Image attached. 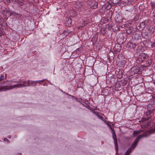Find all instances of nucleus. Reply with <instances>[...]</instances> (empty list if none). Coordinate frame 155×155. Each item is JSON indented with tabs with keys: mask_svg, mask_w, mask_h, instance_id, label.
Wrapping results in <instances>:
<instances>
[{
	"mask_svg": "<svg viewBox=\"0 0 155 155\" xmlns=\"http://www.w3.org/2000/svg\"><path fill=\"white\" fill-rule=\"evenodd\" d=\"M114 53L112 51L109 52L107 54V56L110 59H113L114 58Z\"/></svg>",
	"mask_w": 155,
	"mask_h": 155,
	"instance_id": "2eb2a0df",
	"label": "nucleus"
},
{
	"mask_svg": "<svg viewBox=\"0 0 155 155\" xmlns=\"http://www.w3.org/2000/svg\"><path fill=\"white\" fill-rule=\"evenodd\" d=\"M120 67H124L125 63V61L124 60H121L120 61Z\"/></svg>",
	"mask_w": 155,
	"mask_h": 155,
	"instance_id": "412c9836",
	"label": "nucleus"
},
{
	"mask_svg": "<svg viewBox=\"0 0 155 155\" xmlns=\"http://www.w3.org/2000/svg\"><path fill=\"white\" fill-rule=\"evenodd\" d=\"M140 132V131H134L133 133V135L134 136H135L138 134Z\"/></svg>",
	"mask_w": 155,
	"mask_h": 155,
	"instance_id": "393cba45",
	"label": "nucleus"
},
{
	"mask_svg": "<svg viewBox=\"0 0 155 155\" xmlns=\"http://www.w3.org/2000/svg\"><path fill=\"white\" fill-rule=\"evenodd\" d=\"M155 112V107H152V105H148L147 111L146 112V114L148 118H150Z\"/></svg>",
	"mask_w": 155,
	"mask_h": 155,
	"instance_id": "20e7f679",
	"label": "nucleus"
},
{
	"mask_svg": "<svg viewBox=\"0 0 155 155\" xmlns=\"http://www.w3.org/2000/svg\"><path fill=\"white\" fill-rule=\"evenodd\" d=\"M65 23L68 24V25H70L72 23V20L71 18H65Z\"/></svg>",
	"mask_w": 155,
	"mask_h": 155,
	"instance_id": "f8f14e48",
	"label": "nucleus"
},
{
	"mask_svg": "<svg viewBox=\"0 0 155 155\" xmlns=\"http://www.w3.org/2000/svg\"><path fill=\"white\" fill-rule=\"evenodd\" d=\"M30 84H28L27 85H25V86H26V87L27 86H30V85H29Z\"/></svg>",
	"mask_w": 155,
	"mask_h": 155,
	"instance_id": "ea45409f",
	"label": "nucleus"
},
{
	"mask_svg": "<svg viewBox=\"0 0 155 155\" xmlns=\"http://www.w3.org/2000/svg\"><path fill=\"white\" fill-rule=\"evenodd\" d=\"M145 68V67L140 65L134 66L131 68V73L132 75L140 74L144 70Z\"/></svg>",
	"mask_w": 155,
	"mask_h": 155,
	"instance_id": "f03ea898",
	"label": "nucleus"
},
{
	"mask_svg": "<svg viewBox=\"0 0 155 155\" xmlns=\"http://www.w3.org/2000/svg\"><path fill=\"white\" fill-rule=\"evenodd\" d=\"M134 38L135 39L137 40H138V39H140L141 38V35L136 34L135 35Z\"/></svg>",
	"mask_w": 155,
	"mask_h": 155,
	"instance_id": "6ab92c4d",
	"label": "nucleus"
},
{
	"mask_svg": "<svg viewBox=\"0 0 155 155\" xmlns=\"http://www.w3.org/2000/svg\"><path fill=\"white\" fill-rule=\"evenodd\" d=\"M66 94L68 95V93H66Z\"/></svg>",
	"mask_w": 155,
	"mask_h": 155,
	"instance_id": "3c124183",
	"label": "nucleus"
},
{
	"mask_svg": "<svg viewBox=\"0 0 155 155\" xmlns=\"http://www.w3.org/2000/svg\"><path fill=\"white\" fill-rule=\"evenodd\" d=\"M123 75L124 73L122 71H119L117 74V77L119 79L122 78L123 77Z\"/></svg>",
	"mask_w": 155,
	"mask_h": 155,
	"instance_id": "ddd939ff",
	"label": "nucleus"
},
{
	"mask_svg": "<svg viewBox=\"0 0 155 155\" xmlns=\"http://www.w3.org/2000/svg\"><path fill=\"white\" fill-rule=\"evenodd\" d=\"M17 15V14L14 12H10V13H9V16H15Z\"/></svg>",
	"mask_w": 155,
	"mask_h": 155,
	"instance_id": "5701e85b",
	"label": "nucleus"
},
{
	"mask_svg": "<svg viewBox=\"0 0 155 155\" xmlns=\"http://www.w3.org/2000/svg\"><path fill=\"white\" fill-rule=\"evenodd\" d=\"M154 84H155V83Z\"/></svg>",
	"mask_w": 155,
	"mask_h": 155,
	"instance_id": "864d4df0",
	"label": "nucleus"
},
{
	"mask_svg": "<svg viewBox=\"0 0 155 155\" xmlns=\"http://www.w3.org/2000/svg\"><path fill=\"white\" fill-rule=\"evenodd\" d=\"M115 20L117 23H121L123 21L122 17L119 13H117L115 17Z\"/></svg>",
	"mask_w": 155,
	"mask_h": 155,
	"instance_id": "39448f33",
	"label": "nucleus"
},
{
	"mask_svg": "<svg viewBox=\"0 0 155 155\" xmlns=\"http://www.w3.org/2000/svg\"><path fill=\"white\" fill-rule=\"evenodd\" d=\"M23 82V81L22 82H21V83H19L20 84H18L19 88L22 87H26V86H25V84H26L27 83H24Z\"/></svg>",
	"mask_w": 155,
	"mask_h": 155,
	"instance_id": "aec40b11",
	"label": "nucleus"
},
{
	"mask_svg": "<svg viewBox=\"0 0 155 155\" xmlns=\"http://www.w3.org/2000/svg\"><path fill=\"white\" fill-rule=\"evenodd\" d=\"M7 82V81H4V82H3V83L4 84V83H5V82Z\"/></svg>",
	"mask_w": 155,
	"mask_h": 155,
	"instance_id": "09e8293b",
	"label": "nucleus"
},
{
	"mask_svg": "<svg viewBox=\"0 0 155 155\" xmlns=\"http://www.w3.org/2000/svg\"><path fill=\"white\" fill-rule=\"evenodd\" d=\"M153 16L154 17H155V10H154L153 12Z\"/></svg>",
	"mask_w": 155,
	"mask_h": 155,
	"instance_id": "473e14b6",
	"label": "nucleus"
},
{
	"mask_svg": "<svg viewBox=\"0 0 155 155\" xmlns=\"http://www.w3.org/2000/svg\"><path fill=\"white\" fill-rule=\"evenodd\" d=\"M0 20H1V21H4V19L3 18H2L0 19Z\"/></svg>",
	"mask_w": 155,
	"mask_h": 155,
	"instance_id": "37998d69",
	"label": "nucleus"
},
{
	"mask_svg": "<svg viewBox=\"0 0 155 155\" xmlns=\"http://www.w3.org/2000/svg\"><path fill=\"white\" fill-rule=\"evenodd\" d=\"M8 87H9V88H8V89H9V90H12L13 88H15V87L19 88L18 84H15L12 85H10L9 86H8Z\"/></svg>",
	"mask_w": 155,
	"mask_h": 155,
	"instance_id": "f3484780",
	"label": "nucleus"
},
{
	"mask_svg": "<svg viewBox=\"0 0 155 155\" xmlns=\"http://www.w3.org/2000/svg\"><path fill=\"white\" fill-rule=\"evenodd\" d=\"M44 80H41V81H38L39 83H40L41 82H42L43 81H44Z\"/></svg>",
	"mask_w": 155,
	"mask_h": 155,
	"instance_id": "4c0bfd02",
	"label": "nucleus"
},
{
	"mask_svg": "<svg viewBox=\"0 0 155 155\" xmlns=\"http://www.w3.org/2000/svg\"><path fill=\"white\" fill-rule=\"evenodd\" d=\"M83 26H79L78 27V28H82V27H83Z\"/></svg>",
	"mask_w": 155,
	"mask_h": 155,
	"instance_id": "79ce46f5",
	"label": "nucleus"
},
{
	"mask_svg": "<svg viewBox=\"0 0 155 155\" xmlns=\"http://www.w3.org/2000/svg\"><path fill=\"white\" fill-rule=\"evenodd\" d=\"M6 78H7L6 74H5V79H6Z\"/></svg>",
	"mask_w": 155,
	"mask_h": 155,
	"instance_id": "a19ab883",
	"label": "nucleus"
},
{
	"mask_svg": "<svg viewBox=\"0 0 155 155\" xmlns=\"http://www.w3.org/2000/svg\"><path fill=\"white\" fill-rule=\"evenodd\" d=\"M121 0H112L111 1L114 4H116L119 3Z\"/></svg>",
	"mask_w": 155,
	"mask_h": 155,
	"instance_id": "4be33fe9",
	"label": "nucleus"
},
{
	"mask_svg": "<svg viewBox=\"0 0 155 155\" xmlns=\"http://www.w3.org/2000/svg\"><path fill=\"white\" fill-rule=\"evenodd\" d=\"M152 62V60L151 59H149L148 58V59L146 61V64L149 65L151 64Z\"/></svg>",
	"mask_w": 155,
	"mask_h": 155,
	"instance_id": "a211bd4d",
	"label": "nucleus"
},
{
	"mask_svg": "<svg viewBox=\"0 0 155 155\" xmlns=\"http://www.w3.org/2000/svg\"><path fill=\"white\" fill-rule=\"evenodd\" d=\"M107 21H109V19H107V20H106Z\"/></svg>",
	"mask_w": 155,
	"mask_h": 155,
	"instance_id": "8fccbe9b",
	"label": "nucleus"
},
{
	"mask_svg": "<svg viewBox=\"0 0 155 155\" xmlns=\"http://www.w3.org/2000/svg\"><path fill=\"white\" fill-rule=\"evenodd\" d=\"M9 138H11V136H9L8 137Z\"/></svg>",
	"mask_w": 155,
	"mask_h": 155,
	"instance_id": "49530a36",
	"label": "nucleus"
},
{
	"mask_svg": "<svg viewBox=\"0 0 155 155\" xmlns=\"http://www.w3.org/2000/svg\"><path fill=\"white\" fill-rule=\"evenodd\" d=\"M80 48H78V49H77L76 50H77V51H79V49H80Z\"/></svg>",
	"mask_w": 155,
	"mask_h": 155,
	"instance_id": "c03bdc74",
	"label": "nucleus"
},
{
	"mask_svg": "<svg viewBox=\"0 0 155 155\" xmlns=\"http://www.w3.org/2000/svg\"><path fill=\"white\" fill-rule=\"evenodd\" d=\"M101 34H102V35H105V32H101Z\"/></svg>",
	"mask_w": 155,
	"mask_h": 155,
	"instance_id": "58836bf2",
	"label": "nucleus"
},
{
	"mask_svg": "<svg viewBox=\"0 0 155 155\" xmlns=\"http://www.w3.org/2000/svg\"><path fill=\"white\" fill-rule=\"evenodd\" d=\"M38 81H30L29 80H28L27 81H24L23 82L24 83H27L28 84H33L35 83V84L33 85L34 86H35L36 85V84L37 83Z\"/></svg>",
	"mask_w": 155,
	"mask_h": 155,
	"instance_id": "1a4fd4ad",
	"label": "nucleus"
},
{
	"mask_svg": "<svg viewBox=\"0 0 155 155\" xmlns=\"http://www.w3.org/2000/svg\"><path fill=\"white\" fill-rule=\"evenodd\" d=\"M92 3L93 4L91 7V8L92 9L97 8L98 7V2L94 1Z\"/></svg>",
	"mask_w": 155,
	"mask_h": 155,
	"instance_id": "4468645a",
	"label": "nucleus"
},
{
	"mask_svg": "<svg viewBox=\"0 0 155 155\" xmlns=\"http://www.w3.org/2000/svg\"><path fill=\"white\" fill-rule=\"evenodd\" d=\"M150 4L151 5V8L152 9L155 8V2H151Z\"/></svg>",
	"mask_w": 155,
	"mask_h": 155,
	"instance_id": "b1692460",
	"label": "nucleus"
},
{
	"mask_svg": "<svg viewBox=\"0 0 155 155\" xmlns=\"http://www.w3.org/2000/svg\"><path fill=\"white\" fill-rule=\"evenodd\" d=\"M4 140L5 141H7V142H9V140L7 138H5L4 139Z\"/></svg>",
	"mask_w": 155,
	"mask_h": 155,
	"instance_id": "f704fd0d",
	"label": "nucleus"
},
{
	"mask_svg": "<svg viewBox=\"0 0 155 155\" xmlns=\"http://www.w3.org/2000/svg\"><path fill=\"white\" fill-rule=\"evenodd\" d=\"M4 76L3 75H1L0 77V81H2L4 79Z\"/></svg>",
	"mask_w": 155,
	"mask_h": 155,
	"instance_id": "cd10ccee",
	"label": "nucleus"
},
{
	"mask_svg": "<svg viewBox=\"0 0 155 155\" xmlns=\"http://www.w3.org/2000/svg\"><path fill=\"white\" fill-rule=\"evenodd\" d=\"M94 113L95 114H96V115H97L98 117L100 118H101V117H99V116L98 115V114H98L97 113H96L95 112H94Z\"/></svg>",
	"mask_w": 155,
	"mask_h": 155,
	"instance_id": "7c9ffc66",
	"label": "nucleus"
},
{
	"mask_svg": "<svg viewBox=\"0 0 155 155\" xmlns=\"http://www.w3.org/2000/svg\"><path fill=\"white\" fill-rule=\"evenodd\" d=\"M147 136V134L144 133L142 134H140L139 136L137 137L132 143L131 146L127 150L124 155H129L132 150H133L137 145L139 139L141 138L146 137Z\"/></svg>",
	"mask_w": 155,
	"mask_h": 155,
	"instance_id": "f257e3e1",
	"label": "nucleus"
},
{
	"mask_svg": "<svg viewBox=\"0 0 155 155\" xmlns=\"http://www.w3.org/2000/svg\"><path fill=\"white\" fill-rule=\"evenodd\" d=\"M151 46L152 47H155V42H153L151 45Z\"/></svg>",
	"mask_w": 155,
	"mask_h": 155,
	"instance_id": "c756f323",
	"label": "nucleus"
},
{
	"mask_svg": "<svg viewBox=\"0 0 155 155\" xmlns=\"http://www.w3.org/2000/svg\"><path fill=\"white\" fill-rule=\"evenodd\" d=\"M12 82L14 83H18V84H19V83H21V81H12Z\"/></svg>",
	"mask_w": 155,
	"mask_h": 155,
	"instance_id": "bb28decb",
	"label": "nucleus"
},
{
	"mask_svg": "<svg viewBox=\"0 0 155 155\" xmlns=\"http://www.w3.org/2000/svg\"><path fill=\"white\" fill-rule=\"evenodd\" d=\"M127 32L128 34H131V32L130 31V30H127Z\"/></svg>",
	"mask_w": 155,
	"mask_h": 155,
	"instance_id": "e433bc0d",
	"label": "nucleus"
},
{
	"mask_svg": "<svg viewBox=\"0 0 155 155\" xmlns=\"http://www.w3.org/2000/svg\"><path fill=\"white\" fill-rule=\"evenodd\" d=\"M110 129L112 130V131H113L114 130L111 127H110Z\"/></svg>",
	"mask_w": 155,
	"mask_h": 155,
	"instance_id": "de8ad7c7",
	"label": "nucleus"
},
{
	"mask_svg": "<svg viewBox=\"0 0 155 155\" xmlns=\"http://www.w3.org/2000/svg\"><path fill=\"white\" fill-rule=\"evenodd\" d=\"M109 26L110 27V28H112V25H109Z\"/></svg>",
	"mask_w": 155,
	"mask_h": 155,
	"instance_id": "a18cd8bd",
	"label": "nucleus"
},
{
	"mask_svg": "<svg viewBox=\"0 0 155 155\" xmlns=\"http://www.w3.org/2000/svg\"><path fill=\"white\" fill-rule=\"evenodd\" d=\"M8 85L1 86H0V91H5L8 90H9L8 89L9 88Z\"/></svg>",
	"mask_w": 155,
	"mask_h": 155,
	"instance_id": "9d476101",
	"label": "nucleus"
},
{
	"mask_svg": "<svg viewBox=\"0 0 155 155\" xmlns=\"http://www.w3.org/2000/svg\"><path fill=\"white\" fill-rule=\"evenodd\" d=\"M148 59V56L144 53H142L139 55L136 60V62L137 64L143 63Z\"/></svg>",
	"mask_w": 155,
	"mask_h": 155,
	"instance_id": "7ed1b4c3",
	"label": "nucleus"
},
{
	"mask_svg": "<svg viewBox=\"0 0 155 155\" xmlns=\"http://www.w3.org/2000/svg\"><path fill=\"white\" fill-rule=\"evenodd\" d=\"M154 59H155V57H154Z\"/></svg>",
	"mask_w": 155,
	"mask_h": 155,
	"instance_id": "603ef678",
	"label": "nucleus"
},
{
	"mask_svg": "<svg viewBox=\"0 0 155 155\" xmlns=\"http://www.w3.org/2000/svg\"><path fill=\"white\" fill-rule=\"evenodd\" d=\"M145 27V24L143 23V22L140 23L139 25V27L140 28L139 29H141L142 30Z\"/></svg>",
	"mask_w": 155,
	"mask_h": 155,
	"instance_id": "dca6fc26",
	"label": "nucleus"
},
{
	"mask_svg": "<svg viewBox=\"0 0 155 155\" xmlns=\"http://www.w3.org/2000/svg\"><path fill=\"white\" fill-rule=\"evenodd\" d=\"M136 46V44H133L131 42H129L127 43L126 45V47L127 48H135Z\"/></svg>",
	"mask_w": 155,
	"mask_h": 155,
	"instance_id": "6e6552de",
	"label": "nucleus"
},
{
	"mask_svg": "<svg viewBox=\"0 0 155 155\" xmlns=\"http://www.w3.org/2000/svg\"><path fill=\"white\" fill-rule=\"evenodd\" d=\"M94 113L95 114H96V115H97L98 117L100 118H101V117H99V116L98 115V114H98L97 113H96L95 112H94Z\"/></svg>",
	"mask_w": 155,
	"mask_h": 155,
	"instance_id": "2f4dec72",
	"label": "nucleus"
},
{
	"mask_svg": "<svg viewBox=\"0 0 155 155\" xmlns=\"http://www.w3.org/2000/svg\"><path fill=\"white\" fill-rule=\"evenodd\" d=\"M149 20H146L144 21L143 22V23L145 24V25H148V23L149 22Z\"/></svg>",
	"mask_w": 155,
	"mask_h": 155,
	"instance_id": "a878e982",
	"label": "nucleus"
},
{
	"mask_svg": "<svg viewBox=\"0 0 155 155\" xmlns=\"http://www.w3.org/2000/svg\"><path fill=\"white\" fill-rule=\"evenodd\" d=\"M114 52L116 54H117L119 53L121 50V47L120 44L115 45V46L113 48Z\"/></svg>",
	"mask_w": 155,
	"mask_h": 155,
	"instance_id": "0eeeda50",
	"label": "nucleus"
},
{
	"mask_svg": "<svg viewBox=\"0 0 155 155\" xmlns=\"http://www.w3.org/2000/svg\"><path fill=\"white\" fill-rule=\"evenodd\" d=\"M98 38V35H96L93 36L92 38L91 41L92 42L93 44L95 43L97 41Z\"/></svg>",
	"mask_w": 155,
	"mask_h": 155,
	"instance_id": "9b49d317",
	"label": "nucleus"
},
{
	"mask_svg": "<svg viewBox=\"0 0 155 155\" xmlns=\"http://www.w3.org/2000/svg\"><path fill=\"white\" fill-rule=\"evenodd\" d=\"M11 12L10 11H8V10H6V13L7 14H8H8H9V13H10V12Z\"/></svg>",
	"mask_w": 155,
	"mask_h": 155,
	"instance_id": "72a5a7b5",
	"label": "nucleus"
},
{
	"mask_svg": "<svg viewBox=\"0 0 155 155\" xmlns=\"http://www.w3.org/2000/svg\"><path fill=\"white\" fill-rule=\"evenodd\" d=\"M94 2V1L92 2H90L89 3V4H90L91 5H92L93 4L92 3V2Z\"/></svg>",
	"mask_w": 155,
	"mask_h": 155,
	"instance_id": "c9c22d12",
	"label": "nucleus"
},
{
	"mask_svg": "<svg viewBox=\"0 0 155 155\" xmlns=\"http://www.w3.org/2000/svg\"><path fill=\"white\" fill-rule=\"evenodd\" d=\"M150 105H152V107H155L154 106H155V101H154L153 102V103Z\"/></svg>",
	"mask_w": 155,
	"mask_h": 155,
	"instance_id": "c85d7f7f",
	"label": "nucleus"
},
{
	"mask_svg": "<svg viewBox=\"0 0 155 155\" xmlns=\"http://www.w3.org/2000/svg\"><path fill=\"white\" fill-rule=\"evenodd\" d=\"M113 137L114 141V145L115 146V150L116 152H118V143L117 141V137L116 136V135L115 133H114L113 134Z\"/></svg>",
	"mask_w": 155,
	"mask_h": 155,
	"instance_id": "423d86ee",
	"label": "nucleus"
}]
</instances>
